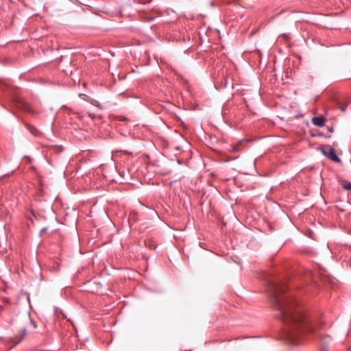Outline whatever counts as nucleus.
I'll use <instances>...</instances> for the list:
<instances>
[{
	"mask_svg": "<svg viewBox=\"0 0 351 351\" xmlns=\"http://www.w3.org/2000/svg\"><path fill=\"white\" fill-rule=\"evenodd\" d=\"M270 299L284 323L282 338L291 346L299 344L307 332H316L317 328L306 315L303 307L286 287L271 282L268 285Z\"/></svg>",
	"mask_w": 351,
	"mask_h": 351,
	"instance_id": "nucleus-1",
	"label": "nucleus"
},
{
	"mask_svg": "<svg viewBox=\"0 0 351 351\" xmlns=\"http://www.w3.org/2000/svg\"><path fill=\"white\" fill-rule=\"evenodd\" d=\"M319 149L323 154V155H324L330 160L338 163L341 162V159L337 155L335 148L331 147L330 145H324Z\"/></svg>",
	"mask_w": 351,
	"mask_h": 351,
	"instance_id": "nucleus-2",
	"label": "nucleus"
},
{
	"mask_svg": "<svg viewBox=\"0 0 351 351\" xmlns=\"http://www.w3.org/2000/svg\"><path fill=\"white\" fill-rule=\"evenodd\" d=\"M326 119L323 117H315L312 119V123L317 126L322 127L324 125Z\"/></svg>",
	"mask_w": 351,
	"mask_h": 351,
	"instance_id": "nucleus-3",
	"label": "nucleus"
},
{
	"mask_svg": "<svg viewBox=\"0 0 351 351\" xmlns=\"http://www.w3.org/2000/svg\"><path fill=\"white\" fill-rule=\"evenodd\" d=\"M342 187L347 191H351V182L343 180L342 182Z\"/></svg>",
	"mask_w": 351,
	"mask_h": 351,
	"instance_id": "nucleus-4",
	"label": "nucleus"
},
{
	"mask_svg": "<svg viewBox=\"0 0 351 351\" xmlns=\"http://www.w3.org/2000/svg\"><path fill=\"white\" fill-rule=\"evenodd\" d=\"M333 130H334V128H333L332 126L328 128V130H329L330 132H332Z\"/></svg>",
	"mask_w": 351,
	"mask_h": 351,
	"instance_id": "nucleus-5",
	"label": "nucleus"
},
{
	"mask_svg": "<svg viewBox=\"0 0 351 351\" xmlns=\"http://www.w3.org/2000/svg\"><path fill=\"white\" fill-rule=\"evenodd\" d=\"M324 326V323L322 322V321H321L319 323V327H322Z\"/></svg>",
	"mask_w": 351,
	"mask_h": 351,
	"instance_id": "nucleus-6",
	"label": "nucleus"
},
{
	"mask_svg": "<svg viewBox=\"0 0 351 351\" xmlns=\"http://www.w3.org/2000/svg\"><path fill=\"white\" fill-rule=\"evenodd\" d=\"M88 116L90 117H91V119H94L95 118V115L94 114H88Z\"/></svg>",
	"mask_w": 351,
	"mask_h": 351,
	"instance_id": "nucleus-7",
	"label": "nucleus"
},
{
	"mask_svg": "<svg viewBox=\"0 0 351 351\" xmlns=\"http://www.w3.org/2000/svg\"><path fill=\"white\" fill-rule=\"evenodd\" d=\"M93 104L95 105V106L98 107V108H101L99 104Z\"/></svg>",
	"mask_w": 351,
	"mask_h": 351,
	"instance_id": "nucleus-8",
	"label": "nucleus"
},
{
	"mask_svg": "<svg viewBox=\"0 0 351 351\" xmlns=\"http://www.w3.org/2000/svg\"><path fill=\"white\" fill-rule=\"evenodd\" d=\"M331 135L330 134H328V135H325V137L326 138H330Z\"/></svg>",
	"mask_w": 351,
	"mask_h": 351,
	"instance_id": "nucleus-9",
	"label": "nucleus"
}]
</instances>
